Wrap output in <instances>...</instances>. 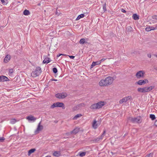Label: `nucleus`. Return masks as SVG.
Listing matches in <instances>:
<instances>
[{
	"label": "nucleus",
	"instance_id": "obj_37",
	"mask_svg": "<svg viewBox=\"0 0 157 157\" xmlns=\"http://www.w3.org/2000/svg\"><path fill=\"white\" fill-rule=\"evenodd\" d=\"M101 140L100 138H98L97 139H96L94 140V141H95L96 142H97L100 140Z\"/></svg>",
	"mask_w": 157,
	"mask_h": 157
},
{
	"label": "nucleus",
	"instance_id": "obj_46",
	"mask_svg": "<svg viewBox=\"0 0 157 157\" xmlns=\"http://www.w3.org/2000/svg\"><path fill=\"white\" fill-rule=\"evenodd\" d=\"M121 11L122 12L124 13H126V10H124V9H121Z\"/></svg>",
	"mask_w": 157,
	"mask_h": 157
},
{
	"label": "nucleus",
	"instance_id": "obj_31",
	"mask_svg": "<svg viewBox=\"0 0 157 157\" xmlns=\"http://www.w3.org/2000/svg\"><path fill=\"white\" fill-rule=\"evenodd\" d=\"M137 91L139 92L144 93L143 88H139L138 89H137Z\"/></svg>",
	"mask_w": 157,
	"mask_h": 157
},
{
	"label": "nucleus",
	"instance_id": "obj_54",
	"mask_svg": "<svg viewBox=\"0 0 157 157\" xmlns=\"http://www.w3.org/2000/svg\"><path fill=\"white\" fill-rule=\"evenodd\" d=\"M45 157H51V156H46Z\"/></svg>",
	"mask_w": 157,
	"mask_h": 157
},
{
	"label": "nucleus",
	"instance_id": "obj_4",
	"mask_svg": "<svg viewBox=\"0 0 157 157\" xmlns=\"http://www.w3.org/2000/svg\"><path fill=\"white\" fill-rule=\"evenodd\" d=\"M132 97L131 96H126L124 98H122V99L120 100L119 103L120 104H122L123 102H126L128 100H132Z\"/></svg>",
	"mask_w": 157,
	"mask_h": 157
},
{
	"label": "nucleus",
	"instance_id": "obj_49",
	"mask_svg": "<svg viewBox=\"0 0 157 157\" xmlns=\"http://www.w3.org/2000/svg\"><path fill=\"white\" fill-rule=\"evenodd\" d=\"M147 56L149 58H151V54H147Z\"/></svg>",
	"mask_w": 157,
	"mask_h": 157
},
{
	"label": "nucleus",
	"instance_id": "obj_19",
	"mask_svg": "<svg viewBox=\"0 0 157 157\" xmlns=\"http://www.w3.org/2000/svg\"><path fill=\"white\" fill-rule=\"evenodd\" d=\"M92 125V127L93 128H94L95 129L97 128L98 125L97 124V121L95 120H94Z\"/></svg>",
	"mask_w": 157,
	"mask_h": 157
},
{
	"label": "nucleus",
	"instance_id": "obj_28",
	"mask_svg": "<svg viewBox=\"0 0 157 157\" xmlns=\"http://www.w3.org/2000/svg\"><path fill=\"white\" fill-rule=\"evenodd\" d=\"M86 152H84L81 153H79V155L80 157H83L86 155Z\"/></svg>",
	"mask_w": 157,
	"mask_h": 157
},
{
	"label": "nucleus",
	"instance_id": "obj_39",
	"mask_svg": "<svg viewBox=\"0 0 157 157\" xmlns=\"http://www.w3.org/2000/svg\"><path fill=\"white\" fill-rule=\"evenodd\" d=\"M143 90L144 93L147 92V89L145 88V87L143 88Z\"/></svg>",
	"mask_w": 157,
	"mask_h": 157
},
{
	"label": "nucleus",
	"instance_id": "obj_8",
	"mask_svg": "<svg viewBox=\"0 0 157 157\" xmlns=\"http://www.w3.org/2000/svg\"><path fill=\"white\" fill-rule=\"evenodd\" d=\"M105 79L109 85L113 83L114 80L113 78L110 76L106 78Z\"/></svg>",
	"mask_w": 157,
	"mask_h": 157
},
{
	"label": "nucleus",
	"instance_id": "obj_45",
	"mask_svg": "<svg viewBox=\"0 0 157 157\" xmlns=\"http://www.w3.org/2000/svg\"><path fill=\"white\" fill-rule=\"evenodd\" d=\"M154 125L155 126L157 127V120L155 121Z\"/></svg>",
	"mask_w": 157,
	"mask_h": 157
},
{
	"label": "nucleus",
	"instance_id": "obj_6",
	"mask_svg": "<svg viewBox=\"0 0 157 157\" xmlns=\"http://www.w3.org/2000/svg\"><path fill=\"white\" fill-rule=\"evenodd\" d=\"M131 122L133 123H140L141 122V117H138L136 118H131Z\"/></svg>",
	"mask_w": 157,
	"mask_h": 157
},
{
	"label": "nucleus",
	"instance_id": "obj_14",
	"mask_svg": "<svg viewBox=\"0 0 157 157\" xmlns=\"http://www.w3.org/2000/svg\"><path fill=\"white\" fill-rule=\"evenodd\" d=\"M53 155L57 157L60 156H61V152L60 151H54L53 153Z\"/></svg>",
	"mask_w": 157,
	"mask_h": 157
},
{
	"label": "nucleus",
	"instance_id": "obj_22",
	"mask_svg": "<svg viewBox=\"0 0 157 157\" xmlns=\"http://www.w3.org/2000/svg\"><path fill=\"white\" fill-rule=\"evenodd\" d=\"M82 116V115L81 114H77L73 117V120H76L78 118H79Z\"/></svg>",
	"mask_w": 157,
	"mask_h": 157
},
{
	"label": "nucleus",
	"instance_id": "obj_5",
	"mask_svg": "<svg viewBox=\"0 0 157 157\" xmlns=\"http://www.w3.org/2000/svg\"><path fill=\"white\" fill-rule=\"evenodd\" d=\"M68 94L66 92L59 93L56 94V97L59 99H63L66 98Z\"/></svg>",
	"mask_w": 157,
	"mask_h": 157
},
{
	"label": "nucleus",
	"instance_id": "obj_33",
	"mask_svg": "<svg viewBox=\"0 0 157 157\" xmlns=\"http://www.w3.org/2000/svg\"><path fill=\"white\" fill-rule=\"evenodd\" d=\"M103 9L104 10V12H105L106 10V3H105L103 6Z\"/></svg>",
	"mask_w": 157,
	"mask_h": 157
},
{
	"label": "nucleus",
	"instance_id": "obj_10",
	"mask_svg": "<svg viewBox=\"0 0 157 157\" xmlns=\"http://www.w3.org/2000/svg\"><path fill=\"white\" fill-rule=\"evenodd\" d=\"M148 80L147 79H145L144 80H140L137 82V84L139 85H142L146 83H148Z\"/></svg>",
	"mask_w": 157,
	"mask_h": 157
},
{
	"label": "nucleus",
	"instance_id": "obj_47",
	"mask_svg": "<svg viewBox=\"0 0 157 157\" xmlns=\"http://www.w3.org/2000/svg\"><path fill=\"white\" fill-rule=\"evenodd\" d=\"M151 30H155V27H151Z\"/></svg>",
	"mask_w": 157,
	"mask_h": 157
},
{
	"label": "nucleus",
	"instance_id": "obj_32",
	"mask_svg": "<svg viewBox=\"0 0 157 157\" xmlns=\"http://www.w3.org/2000/svg\"><path fill=\"white\" fill-rule=\"evenodd\" d=\"M150 118H151L152 120H155V115L153 114H150Z\"/></svg>",
	"mask_w": 157,
	"mask_h": 157
},
{
	"label": "nucleus",
	"instance_id": "obj_12",
	"mask_svg": "<svg viewBox=\"0 0 157 157\" xmlns=\"http://www.w3.org/2000/svg\"><path fill=\"white\" fill-rule=\"evenodd\" d=\"M9 80V79L7 77L4 75L0 76V82H4Z\"/></svg>",
	"mask_w": 157,
	"mask_h": 157
},
{
	"label": "nucleus",
	"instance_id": "obj_48",
	"mask_svg": "<svg viewBox=\"0 0 157 157\" xmlns=\"http://www.w3.org/2000/svg\"><path fill=\"white\" fill-rule=\"evenodd\" d=\"M106 59H105V58L102 59L101 60H100L99 61H100L101 63V62H102L104 61V60H105Z\"/></svg>",
	"mask_w": 157,
	"mask_h": 157
},
{
	"label": "nucleus",
	"instance_id": "obj_53",
	"mask_svg": "<svg viewBox=\"0 0 157 157\" xmlns=\"http://www.w3.org/2000/svg\"><path fill=\"white\" fill-rule=\"evenodd\" d=\"M110 153H111L112 154V155H113L114 154V153L112 151Z\"/></svg>",
	"mask_w": 157,
	"mask_h": 157
},
{
	"label": "nucleus",
	"instance_id": "obj_24",
	"mask_svg": "<svg viewBox=\"0 0 157 157\" xmlns=\"http://www.w3.org/2000/svg\"><path fill=\"white\" fill-rule=\"evenodd\" d=\"M145 88H146L148 92H150V90L153 89L154 88V86H146L145 87Z\"/></svg>",
	"mask_w": 157,
	"mask_h": 157
},
{
	"label": "nucleus",
	"instance_id": "obj_18",
	"mask_svg": "<svg viewBox=\"0 0 157 157\" xmlns=\"http://www.w3.org/2000/svg\"><path fill=\"white\" fill-rule=\"evenodd\" d=\"M11 58V56L9 55H7L4 58V62L5 63H6L8 62L10 60Z\"/></svg>",
	"mask_w": 157,
	"mask_h": 157
},
{
	"label": "nucleus",
	"instance_id": "obj_56",
	"mask_svg": "<svg viewBox=\"0 0 157 157\" xmlns=\"http://www.w3.org/2000/svg\"><path fill=\"white\" fill-rule=\"evenodd\" d=\"M44 12H45V11H46L45 10H44Z\"/></svg>",
	"mask_w": 157,
	"mask_h": 157
},
{
	"label": "nucleus",
	"instance_id": "obj_29",
	"mask_svg": "<svg viewBox=\"0 0 157 157\" xmlns=\"http://www.w3.org/2000/svg\"><path fill=\"white\" fill-rule=\"evenodd\" d=\"M85 39L84 38H82L80 39L79 43L81 44H83L85 42Z\"/></svg>",
	"mask_w": 157,
	"mask_h": 157
},
{
	"label": "nucleus",
	"instance_id": "obj_52",
	"mask_svg": "<svg viewBox=\"0 0 157 157\" xmlns=\"http://www.w3.org/2000/svg\"><path fill=\"white\" fill-rule=\"evenodd\" d=\"M56 14H57L58 15L59 14V13H58V12L57 11L56 13Z\"/></svg>",
	"mask_w": 157,
	"mask_h": 157
},
{
	"label": "nucleus",
	"instance_id": "obj_17",
	"mask_svg": "<svg viewBox=\"0 0 157 157\" xmlns=\"http://www.w3.org/2000/svg\"><path fill=\"white\" fill-rule=\"evenodd\" d=\"M26 119L29 121H34L36 118L32 116H30L26 117Z\"/></svg>",
	"mask_w": 157,
	"mask_h": 157
},
{
	"label": "nucleus",
	"instance_id": "obj_38",
	"mask_svg": "<svg viewBox=\"0 0 157 157\" xmlns=\"http://www.w3.org/2000/svg\"><path fill=\"white\" fill-rule=\"evenodd\" d=\"M152 18L153 19L157 20V16L156 15H153L152 17Z\"/></svg>",
	"mask_w": 157,
	"mask_h": 157
},
{
	"label": "nucleus",
	"instance_id": "obj_27",
	"mask_svg": "<svg viewBox=\"0 0 157 157\" xmlns=\"http://www.w3.org/2000/svg\"><path fill=\"white\" fill-rule=\"evenodd\" d=\"M9 75L10 76H12L13 75V69H10L9 71Z\"/></svg>",
	"mask_w": 157,
	"mask_h": 157
},
{
	"label": "nucleus",
	"instance_id": "obj_13",
	"mask_svg": "<svg viewBox=\"0 0 157 157\" xmlns=\"http://www.w3.org/2000/svg\"><path fill=\"white\" fill-rule=\"evenodd\" d=\"M144 73L142 71H140L138 72L136 75V76L137 78H140L142 77H143L144 76Z\"/></svg>",
	"mask_w": 157,
	"mask_h": 157
},
{
	"label": "nucleus",
	"instance_id": "obj_42",
	"mask_svg": "<svg viewBox=\"0 0 157 157\" xmlns=\"http://www.w3.org/2000/svg\"><path fill=\"white\" fill-rule=\"evenodd\" d=\"M61 55H63V54H58L57 55V57H59Z\"/></svg>",
	"mask_w": 157,
	"mask_h": 157
},
{
	"label": "nucleus",
	"instance_id": "obj_36",
	"mask_svg": "<svg viewBox=\"0 0 157 157\" xmlns=\"http://www.w3.org/2000/svg\"><path fill=\"white\" fill-rule=\"evenodd\" d=\"M1 2L3 3V5H6L7 3L4 0H0Z\"/></svg>",
	"mask_w": 157,
	"mask_h": 157
},
{
	"label": "nucleus",
	"instance_id": "obj_55",
	"mask_svg": "<svg viewBox=\"0 0 157 157\" xmlns=\"http://www.w3.org/2000/svg\"><path fill=\"white\" fill-rule=\"evenodd\" d=\"M155 56H156V57H157V55H155Z\"/></svg>",
	"mask_w": 157,
	"mask_h": 157
},
{
	"label": "nucleus",
	"instance_id": "obj_44",
	"mask_svg": "<svg viewBox=\"0 0 157 157\" xmlns=\"http://www.w3.org/2000/svg\"><path fill=\"white\" fill-rule=\"evenodd\" d=\"M50 81H57V79H52L50 80Z\"/></svg>",
	"mask_w": 157,
	"mask_h": 157
},
{
	"label": "nucleus",
	"instance_id": "obj_9",
	"mask_svg": "<svg viewBox=\"0 0 157 157\" xmlns=\"http://www.w3.org/2000/svg\"><path fill=\"white\" fill-rule=\"evenodd\" d=\"M41 122H40L38 124L37 129L35 131V134H37L39 133L40 131L42 130L43 129V126L41 125Z\"/></svg>",
	"mask_w": 157,
	"mask_h": 157
},
{
	"label": "nucleus",
	"instance_id": "obj_41",
	"mask_svg": "<svg viewBox=\"0 0 157 157\" xmlns=\"http://www.w3.org/2000/svg\"><path fill=\"white\" fill-rule=\"evenodd\" d=\"M150 156H152V154L151 153H150L146 155L145 157H150Z\"/></svg>",
	"mask_w": 157,
	"mask_h": 157
},
{
	"label": "nucleus",
	"instance_id": "obj_50",
	"mask_svg": "<svg viewBox=\"0 0 157 157\" xmlns=\"http://www.w3.org/2000/svg\"><path fill=\"white\" fill-rule=\"evenodd\" d=\"M52 69H57V67L53 66L52 67Z\"/></svg>",
	"mask_w": 157,
	"mask_h": 157
},
{
	"label": "nucleus",
	"instance_id": "obj_20",
	"mask_svg": "<svg viewBox=\"0 0 157 157\" xmlns=\"http://www.w3.org/2000/svg\"><path fill=\"white\" fill-rule=\"evenodd\" d=\"M50 62V59L49 58L46 57L43 61V63H48Z\"/></svg>",
	"mask_w": 157,
	"mask_h": 157
},
{
	"label": "nucleus",
	"instance_id": "obj_25",
	"mask_svg": "<svg viewBox=\"0 0 157 157\" xmlns=\"http://www.w3.org/2000/svg\"><path fill=\"white\" fill-rule=\"evenodd\" d=\"M85 15L84 14H81L79 15L76 18V20H78L82 18H83L84 17Z\"/></svg>",
	"mask_w": 157,
	"mask_h": 157
},
{
	"label": "nucleus",
	"instance_id": "obj_15",
	"mask_svg": "<svg viewBox=\"0 0 157 157\" xmlns=\"http://www.w3.org/2000/svg\"><path fill=\"white\" fill-rule=\"evenodd\" d=\"M101 63L100 61H97L96 62H93L92 63V64L90 66V68H93L94 66H95L96 65H99Z\"/></svg>",
	"mask_w": 157,
	"mask_h": 157
},
{
	"label": "nucleus",
	"instance_id": "obj_7",
	"mask_svg": "<svg viewBox=\"0 0 157 157\" xmlns=\"http://www.w3.org/2000/svg\"><path fill=\"white\" fill-rule=\"evenodd\" d=\"M98 84L99 85L102 87H104L109 85L105 79H102L100 80Z\"/></svg>",
	"mask_w": 157,
	"mask_h": 157
},
{
	"label": "nucleus",
	"instance_id": "obj_30",
	"mask_svg": "<svg viewBox=\"0 0 157 157\" xmlns=\"http://www.w3.org/2000/svg\"><path fill=\"white\" fill-rule=\"evenodd\" d=\"M105 131H103V134H102L101 136H100V137L99 138L101 140H102V139H103V137L105 136Z\"/></svg>",
	"mask_w": 157,
	"mask_h": 157
},
{
	"label": "nucleus",
	"instance_id": "obj_43",
	"mask_svg": "<svg viewBox=\"0 0 157 157\" xmlns=\"http://www.w3.org/2000/svg\"><path fill=\"white\" fill-rule=\"evenodd\" d=\"M53 73H56L57 72V69H53Z\"/></svg>",
	"mask_w": 157,
	"mask_h": 157
},
{
	"label": "nucleus",
	"instance_id": "obj_23",
	"mask_svg": "<svg viewBox=\"0 0 157 157\" xmlns=\"http://www.w3.org/2000/svg\"><path fill=\"white\" fill-rule=\"evenodd\" d=\"M132 17L135 20H137L139 19V17L137 14H133Z\"/></svg>",
	"mask_w": 157,
	"mask_h": 157
},
{
	"label": "nucleus",
	"instance_id": "obj_1",
	"mask_svg": "<svg viewBox=\"0 0 157 157\" xmlns=\"http://www.w3.org/2000/svg\"><path fill=\"white\" fill-rule=\"evenodd\" d=\"M106 102L105 101H100L97 103L93 104L91 105L90 108L92 109H100L105 105Z\"/></svg>",
	"mask_w": 157,
	"mask_h": 157
},
{
	"label": "nucleus",
	"instance_id": "obj_11",
	"mask_svg": "<svg viewBox=\"0 0 157 157\" xmlns=\"http://www.w3.org/2000/svg\"><path fill=\"white\" fill-rule=\"evenodd\" d=\"M79 128H76L73 129V130L71 131L70 132L67 133L66 134L68 135H69L70 134H75L79 132Z\"/></svg>",
	"mask_w": 157,
	"mask_h": 157
},
{
	"label": "nucleus",
	"instance_id": "obj_34",
	"mask_svg": "<svg viewBox=\"0 0 157 157\" xmlns=\"http://www.w3.org/2000/svg\"><path fill=\"white\" fill-rule=\"evenodd\" d=\"M145 29L146 31H151V27L150 26L147 27Z\"/></svg>",
	"mask_w": 157,
	"mask_h": 157
},
{
	"label": "nucleus",
	"instance_id": "obj_35",
	"mask_svg": "<svg viewBox=\"0 0 157 157\" xmlns=\"http://www.w3.org/2000/svg\"><path fill=\"white\" fill-rule=\"evenodd\" d=\"M5 140V138L3 137H0V142H3Z\"/></svg>",
	"mask_w": 157,
	"mask_h": 157
},
{
	"label": "nucleus",
	"instance_id": "obj_2",
	"mask_svg": "<svg viewBox=\"0 0 157 157\" xmlns=\"http://www.w3.org/2000/svg\"><path fill=\"white\" fill-rule=\"evenodd\" d=\"M57 107H62L63 109H65V108L64 104L62 102H57L54 103L51 106V108L52 109Z\"/></svg>",
	"mask_w": 157,
	"mask_h": 157
},
{
	"label": "nucleus",
	"instance_id": "obj_3",
	"mask_svg": "<svg viewBox=\"0 0 157 157\" xmlns=\"http://www.w3.org/2000/svg\"><path fill=\"white\" fill-rule=\"evenodd\" d=\"M41 71V69H34L31 73V76L33 77H36L40 74Z\"/></svg>",
	"mask_w": 157,
	"mask_h": 157
},
{
	"label": "nucleus",
	"instance_id": "obj_40",
	"mask_svg": "<svg viewBox=\"0 0 157 157\" xmlns=\"http://www.w3.org/2000/svg\"><path fill=\"white\" fill-rule=\"evenodd\" d=\"M69 56L71 59H73L75 58V56Z\"/></svg>",
	"mask_w": 157,
	"mask_h": 157
},
{
	"label": "nucleus",
	"instance_id": "obj_51",
	"mask_svg": "<svg viewBox=\"0 0 157 157\" xmlns=\"http://www.w3.org/2000/svg\"><path fill=\"white\" fill-rule=\"evenodd\" d=\"M155 29H157V25H155Z\"/></svg>",
	"mask_w": 157,
	"mask_h": 157
},
{
	"label": "nucleus",
	"instance_id": "obj_16",
	"mask_svg": "<svg viewBox=\"0 0 157 157\" xmlns=\"http://www.w3.org/2000/svg\"><path fill=\"white\" fill-rule=\"evenodd\" d=\"M133 31V28L131 26H128L126 28V33H129V32H132Z\"/></svg>",
	"mask_w": 157,
	"mask_h": 157
},
{
	"label": "nucleus",
	"instance_id": "obj_21",
	"mask_svg": "<svg viewBox=\"0 0 157 157\" xmlns=\"http://www.w3.org/2000/svg\"><path fill=\"white\" fill-rule=\"evenodd\" d=\"M36 150V149L35 148L29 150L28 153V155L30 156L31 154L34 153Z\"/></svg>",
	"mask_w": 157,
	"mask_h": 157
},
{
	"label": "nucleus",
	"instance_id": "obj_26",
	"mask_svg": "<svg viewBox=\"0 0 157 157\" xmlns=\"http://www.w3.org/2000/svg\"><path fill=\"white\" fill-rule=\"evenodd\" d=\"M23 14L25 15H28L30 14V12L29 10H25L23 11Z\"/></svg>",
	"mask_w": 157,
	"mask_h": 157
}]
</instances>
